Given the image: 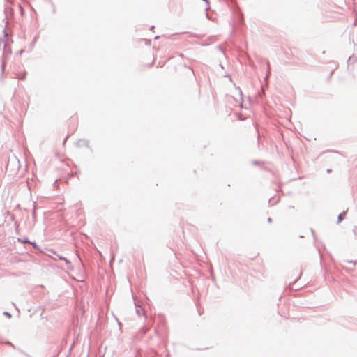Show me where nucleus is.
Returning <instances> with one entry per match:
<instances>
[{
	"label": "nucleus",
	"mask_w": 357,
	"mask_h": 357,
	"mask_svg": "<svg viewBox=\"0 0 357 357\" xmlns=\"http://www.w3.org/2000/svg\"><path fill=\"white\" fill-rule=\"evenodd\" d=\"M267 68H268V71H267V73L266 75V77H265V81H266V86L268 85V77H269V75H270V73H271V71H270V63L268 61H267Z\"/></svg>",
	"instance_id": "obj_1"
},
{
	"label": "nucleus",
	"mask_w": 357,
	"mask_h": 357,
	"mask_svg": "<svg viewBox=\"0 0 357 357\" xmlns=\"http://www.w3.org/2000/svg\"><path fill=\"white\" fill-rule=\"evenodd\" d=\"M344 216H345V212H343V213H341L339 215H338V218H337V222L340 223L344 218Z\"/></svg>",
	"instance_id": "obj_2"
},
{
	"label": "nucleus",
	"mask_w": 357,
	"mask_h": 357,
	"mask_svg": "<svg viewBox=\"0 0 357 357\" xmlns=\"http://www.w3.org/2000/svg\"><path fill=\"white\" fill-rule=\"evenodd\" d=\"M89 143V142L88 140H86V139H80L77 142L78 144H84L86 146H88Z\"/></svg>",
	"instance_id": "obj_3"
},
{
	"label": "nucleus",
	"mask_w": 357,
	"mask_h": 357,
	"mask_svg": "<svg viewBox=\"0 0 357 357\" xmlns=\"http://www.w3.org/2000/svg\"><path fill=\"white\" fill-rule=\"evenodd\" d=\"M136 312L139 316H140L142 314H144V310L142 307H137L136 309Z\"/></svg>",
	"instance_id": "obj_4"
},
{
	"label": "nucleus",
	"mask_w": 357,
	"mask_h": 357,
	"mask_svg": "<svg viewBox=\"0 0 357 357\" xmlns=\"http://www.w3.org/2000/svg\"><path fill=\"white\" fill-rule=\"evenodd\" d=\"M26 72H24L21 75H20L18 77V79H21V80H24L26 79Z\"/></svg>",
	"instance_id": "obj_5"
},
{
	"label": "nucleus",
	"mask_w": 357,
	"mask_h": 357,
	"mask_svg": "<svg viewBox=\"0 0 357 357\" xmlns=\"http://www.w3.org/2000/svg\"><path fill=\"white\" fill-rule=\"evenodd\" d=\"M60 260L65 261L66 264H69L70 261L64 257H59Z\"/></svg>",
	"instance_id": "obj_6"
},
{
	"label": "nucleus",
	"mask_w": 357,
	"mask_h": 357,
	"mask_svg": "<svg viewBox=\"0 0 357 357\" xmlns=\"http://www.w3.org/2000/svg\"><path fill=\"white\" fill-rule=\"evenodd\" d=\"M345 262L348 263V264H351L354 266L356 265V261H345Z\"/></svg>",
	"instance_id": "obj_7"
},
{
	"label": "nucleus",
	"mask_w": 357,
	"mask_h": 357,
	"mask_svg": "<svg viewBox=\"0 0 357 357\" xmlns=\"http://www.w3.org/2000/svg\"><path fill=\"white\" fill-rule=\"evenodd\" d=\"M264 96V89H262L261 92L259 93V96L261 98H262Z\"/></svg>",
	"instance_id": "obj_8"
},
{
	"label": "nucleus",
	"mask_w": 357,
	"mask_h": 357,
	"mask_svg": "<svg viewBox=\"0 0 357 357\" xmlns=\"http://www.w3.org/2000/svg\"><path fill=\"white\" fill-rule=\"evenodd\" d=\"M4 314H5V315H6V316H8V317H11L10 314L9 312H4Z\"/></svg>",
	"instance_id": "obj_9"
},
{
	"label": "nucleus",
	"mask_w": 357,
	"mask_h": 357,
	"mask_svg": "<svg viewBox=\"0 0 357 357\" xmlns=\"http://www.w3.org/2000/svg\"><path fill=\"white\" fill-rule=\"evenodd\" d=\"M1 69H2V71H4V69H5V64L4 63L2 64Z\"/></svg>",
	"instance_id": "obj_10"
},
{
	"label": "nucleus",
	"mask_w": 357,
	"mask_h": 357,
	"mask_svg": "<svg viewBox=\"0 0 357 357\" xmlns=\"http://www.w3.org/2000/svg\"><path fill=\"white\" fill-rule=\"evenodd\" d=\"M34 248L37 247V244L35 242L31 243Z\"/></svg>",
	"instance_id": "obj_11"
},
{
	"label": "nucleus",
	"mask_w": 357,
	"mask_h": 357,
	"mask_svg": "<svg viewBox=\"0 0 357 357\" xmlns=\"http://www.w3.org/2000/svg\"><path fill=\"white\" fill-rule=\"evenodd\" d=\"M268 222L269 223H271V222H272V219H271V218H268Z\"/></svg>",
	"instance_id": "obj_12"
},
{
	"label": "nucleus",
	"mask_w": 357,
	"mask_h": 357,
	"mask_svg": "<svg viewBox=\"0 0 357 357\" xmlns=\"http://www.w3.org/2000/svg\"><path fill=\"white\" fill-rule=\"evenodd\" d=\"M24 243H31V242L28 239L24 240Z\"/></svg>",
	"instance_id": "obj_13"
},
{
	"label": "nucleus",
	"mask_w": 357,
	"mask_h": 357,
	"mask_svg": "<svg viewBox=\"0 0 357 357\" xmlns=\"http://www.w3.org/2000/svg\"><path fill=\"white\" fill-rule=\"evenodd\" d=\"M23 52H24V50H20V52H19V53H20V54H22Z\"/></svg>",
	"instance_id": "obj_14"
},
{
	"label": "nucleus",
	"mask_w": 357,
	"mask_h": 357,
	"mask_svg": "<svg viewBox=\"0 0 357 357\" xmlns=\"http://www.w3.org/2000/svg\"><path fill=\"white\" fill-rule=\"evenodd\" d=\"M253 163H254V164H257V161H254V162H253Z\"/></svg>",
	"instance_id": "obj_15"
}]
</instances>
